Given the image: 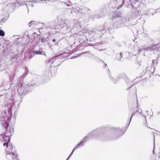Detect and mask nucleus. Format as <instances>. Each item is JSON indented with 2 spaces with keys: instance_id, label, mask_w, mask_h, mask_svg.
<instances>
[{
  "instance_id": "obj_2",
  "label": "nucleus",
  "mask_w": 160,
  "mask_h": 160,
  "mask_svg": "<svg viewBox=\"0 0 160 160\" xmlns=\"http://www.w3.org/2000/svg\"><path fill=\"white\" fill-rule=\"evenodd\" d=\"M11 136H9L7 135H5L3 137L4 142L3 143V145L4 146H5L6 148H8L9 145L12 146V144L10 143H9V142L10 141V138Z\"/></svg>"
},
{
  "instance_id": "obj_14",
  "label": "nucleus",
  "mask_w": 160,
  "mask_h": 160,
  "mask_svg": "<svg viewBox=\"0 0 160 160\" xmlns=\"http://www.w3.org/2000/svg\"><path fill=\"white\" fill-rule=\"evenodd\" d=\"M155 61V60H152V64L153 65L154 64V61Z\"/></svg>"
},
{
  "instance_id": "obj_8",
  "label": "nucleus",
  "mask_w": 160,
  "mask_h": 160,
  "mask_svg": "<svg viewBox=\"0 0 160 160\" xmlns=\"http://www.w3.org/2000/svg\"><path fill=\"white\" fill-rule=\"evenodd\" d=\"M83 142H84V140L81 141L79 143L77 144V145H76V146H75V148L73 149L72 151V152H71V154H72L73 153V152H74L75 148H78V147Z\"/></svg>"
},
{
  "instance_id": "obj_7",
  "label": "nucleus",
  "mask_w": 160,
  "mask_h": 160,
  "mask_svg": "<svg viewBox=\"0 0 160 160\" xmlns=\"http://www.w3.org/2000/svg\"><path fill=\"white\" fill-rule=\"evenodd\" d=\"M122 58V55L121 52L118 54L117 55L116 58L118 60H120Z\"/></svg>"
},
{
  "instance_id": "obj_12",
  "label": "nucleus",
  "mask_w": 160,
  "mask_h": 160,
  "mask_svg": "<svg viewBox=\"0 0 160 160\" xmlns=\"http://www.w3.org/2000/svg\"><path fill=\"white\" fill-rule=\"evenodd\" d=\"M144 125H143V126H146L148 127V126L147 125V121L146 120H144Z\"/></svg>"
},
{
  "instance_id": "obj_17",
  "label": "nucleus",
  "mask_w": 160,
  "mask_h": 160,
  "mask_svg": "<svg viewBox=\"0 0 160 160\" xmlns=\"http://www.w3.org/2000/svg\"><path fill=\"white\" fill-rule=\"evenodd\" d=\"M55 39H53V40H52V42H55Z\"/></svg>"
},
{
  "instance_id": "obj_11",
  "label": "nucleus",
  "mask_w": 160,
  "mask_h": 160,
  "mask_svg": "<svg viewBox=\"0 0 160 160\" xmlns=\"http://www.w3.org/2000/svg\"><path fill=\"white\" fill-rule=\"evenodd\" d=\"M41 41L42 42H44L45 41V39L44 37L41 38Z\"/></svg>"
},
{
  "instance_id": "obj_1",
  "label": "nucleus",
  "mask_w": 160,
  "mask_h": 160,
  "mask_svg": "<svg viewBox=\"0 0 160 160\" xmlns=\"http://www.w3.org/2000/svg\"><path fill=\"white\" fill-rule=\"evenodd\" d=\"M13 146L9 145L8 148H6L5 150L6 152V157L8 160H13L17 158L18 154L17 152H12Z\"/></svg>"
},
{
  "instance_id": "obj_3",
  "label": "nucleus",
  "mask_w": 160,
  "mask_h": 160,
  "mask_svg": "<svg viewBox=\"0 0 160 160\" xmlns=\"http://www.w3.org/2000/svg\"><path fill=\"white\" fill-rule=\"evenodd\" d=\"M7 4V6L8 8L10 9L11 8L15 7L17 3V0H9L6 1Z\"/></svg>"
},
{
  "instance_id": "obj_13",
  "label": "nucleus",
  "mask_w": 160,
  "mask_h": 160,
  "mask_svg": "<svg viewBox=\"0 0 160 160\" xmlns=\"http://www.w3.org/2000/svg\"><path fill=\"white\" fill-rule=\"evenodd\" d=\"M132 112H133L132 108L130 110H129V112H130L131 113Z\"/></svg>"
},
{
  "instance_id": "obj_5",
  "label": "nucleus",
  "mask_w": 160,
  "mask_h": 160,
  "mask_svg": "<svg viewBox=\"0 0 160 160\" xmlns=\"http://www.w3.org/2000/svg\"><path fill=\"white\" fill-rule=\"evenodd\" d=\"M154 71V68L152 66L147 67L146 72L149 74H152Z\"/></svg>"
},
{
  "instance_id": "obj_18",
  "label": "nucleus",
  "mask_w": 160,
  "mask_h": 160,
  "mask_svg": "<svg viewBox=\"0 0 160 160\" xmlns=\"http://www.w3.org/2000/svg\"><path fill=\"white\" fill-rule=\"evenodd\" d=\"M7 0V1H9V0Z\"/></svg>"
},
{
  "instance_id": "obj_4",
  "label": "nucleus",
  "mask_w": 160,
  "mask_h": 160,
  "mask_svg": "<svg viewBox=\"0 0 160 160\" xmlns=\"http://www.w3.org/2000/svg\"><path fill=\"white\" fill-rule=\"evenodd\" d=\"M6 131L5 132V135L11 136L13 133L14 130L12 127L8 128V124L6 123V125L5 126Z\"/></svg>"
},
{
  "instance_id": "obj_15",
  "label": "nucleus",
  "mask_w": 160,
  "mask_h": 160,
  "mask_svg": "<svg viewBox=\"0 0 160 160\" xmlns=\"http://www.w3.org/2000/svg\"><path fill=\"white\" fill-rule=\"evenodd\" d=\"M135 113V112H133L131 116V118H132V116L133 115V114Z\"/></svg>"
},
{
  "instance_id": "obj_9",
  "label": "nucleus",
  "mask_w": 160,
  "mask_h": 160,
  "mask_svg": "<svg viewBox=\"0 0 160 160\" xmlns=\"http://www.w3.org/2000/svg\"><path fill=\"white\" fill-rule=\"evenodd\" d=\"M33 52L35 53L36 54H42L43 52L41 51L38 50L37 51L34 52Z\"/></svg>"
},
{
  "instance_id": "obj_6",
  "label": "nucleus",
  "mask_w": 160,
  "mask_h": 160,
  "mask_svg": "<svg viewBox=\"0 0 160 160\" xmlns=\"http://www.w3.org/2000/svg\"><path fill=\"white\" fill-rule=\"evenodd\" d=\"M160 45L159 44L154 45L151 48V51H154L158 50V48L159 47Z\"/></svg>"
},
{
  "instance_id": "obj_16",
  "label": "nucleus",
  "mask_w": 160,
  "mask_h": 160,
  "mask_svg": "<svg viewBox=\"0 0 160 160\" xmlns=\"http://www.w3.org/2000/svg\"><path fill=\"white\" fill-rule=\"evenodd\" d=\"M31 22H30L29 23V25L30 26H31Z\"/></svg>"
},
{
  "instance_id": "obj_10",
  "label": "nucleus",
  "mask_w": 160,
  "mask_h": 160,
  "mask_svg": "<svg viewBox=\"0 0 160 160\" xmlns=\"http://www.w3.org/2000/svg\"><path fill=\"white\" fill-rule=\"evenodd\" d=\"M5 35L4 32L2 30H0V35L1 36H3Z\"/></svg>"
}]
</instances>
